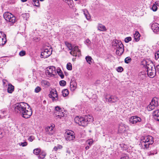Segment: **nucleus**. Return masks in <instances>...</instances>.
I'll list each match as a JSON object with an SVG mask.
<instances>
[{"label":"nucleus","instance_id":"1","mask_svg":"<svg viewBox=\"0 0 159 159\" xmlns=\"http://www.w3.org/2000/svg\"><path fill=\"white\" fill-rule=\"evenodd\" d=\"M15 111L25 119L30 118L32 114V111L29 105L24 102L16 103L15 105Z\"/></svg>","mask_w":159,"mask_h":159},{"label":"nucleus","instance_id":"2","mask_svg":"<svg viewBox=\"0 0 159 159\" xmlns=\"http://www.w3.org/2000/svg\"><path fill=\"white\" fill-rule=\"evenodd\" d=\"M93 117L89 115L83 116H76L75 118V121L79 125L84 126H86L89 122L93 120Z\"/></svg>","mask_w":159,"mask_h":159},{"label":"nucleus","instance_id":"3","mask_svg":"<svg viewBox=\"0 0 159 159\" xmlns=\"http://www.w3.org/2000/svg\"><path fill=\"white\" fill-rule=\"evenodd\" d=\"M153 142V137L151 136H148L144 137L140 143L142 147L144 149H147L149 148V145L152 144Z\"/></svg>","mask_w":159,"mask_h":159},{"label":"nucleus","instance_id":"4","mask_svg":"<svg viewBox=\"0 0 159 159\" xmlns=\"http://www.w3.org/2000/svg\"><path fill=\"white\" fill-rule=\"evenodd\" d=\"M3 16L6 20L9 22L11 25H13L16 21L15 17L10 13L5 12L4 13Z\"/></svg>","mask_w":159,"mask_h":159},{"label":"nucleus","instance_id":"5","mask_svg":"<svg viewBox=\"0 0 159 159\" xmlns=\"http://www.w3.org/2000/svg\"><path fill=\"white\" fill-rule=\"evenodd\" d=\"M116 45H114L115 47L116 48V54L118 55H121L124 52V46L121 42H119L118 43H115Z\"/></svg>","mask_w":159,"mask_h":159},{"label":"nucleus","instance_id":"6","mask_svg":"<svg viewBox=\"0 0 159 159\" xmlns=\"http://www.w3.org/2000/svg\"><path fill=\"white\" fill-rule=\"evenodd\" d=\"M65 139L67 141L73 140L75 139V133L71 130L66 131L65 133Z\"/></svg>","mask_w":159,"mask_h":159},{"label":"nucleus","instance_id":"7","mask_svg":"<svg viewBox=\"0 0 159 159\" xmlns=\"http://www.w3.org/2000/svg\"><path fill=\"white\" fill-rule=\"evenodd\" d=\"M56 73V68L55 67L50 66L47 68L46 74L48 76H54Z\"/></svg>","mask_w":159,"mask_h":159},{"label":"nucleus","instance_id":"8","mask_svg":"<svg viewBox=\"0 0 159 159\" xmlns=\"http://www.w3.org/2000/svg\"><path fill=\"white\" fill-rule=\"evenodd\" d=\"M141 63L144 66H146V68L147 69V70L152 69L153 68H156L153 63L149 61L144 60L141 62Z\"/></svg>","mask_w":159,"mask_h":159},{"label":"nucleus","instance_id":"9","mask_svg":"<svg viewBox=\"0 0 159 159\" xmlns=\"http://www.w3.org/2000/svg\"><path fill=\"white\" fill-rule=\"evenodd\" d=\"M52 53V50L50 49H45L41 53V57L44 58H47L51 55Z\"/></svg>","mask_w":159,"mask_h":159},{"label":"nucleus","instance_id":"10","mask_svg":"<svg viewBox=\"0 0 159 159\" xmlns=\"http://www.w3.org/2000/svg\"><path fill=\"white\" fill-rule=\"evenodd\" d=\"M105 99L106 101L109 103L115 102L119 100L118 97L114 95L107 96Z\"/></svg>","mask_w":159,"mask_h":159},{"label":"nucleus","instance_id":"11","mask_svg":"<svg viewBox=\"0 0 159 159\" xmlns=\"http://www.w3.org/2000/svg\"><path fill=\"white\" fill-rule=\"evenodd\" d=\"M6 37L5 34L2 31L0 32V46H2L6 43Z\"/></svg>","mask_w":159,"mask_h":159},{"label":"nucleus","instance_id":"12","mask_svg":"<svg viewBox=\"0 0 159 159\" xmlns=\"http://www.w3.org/2000/svg\"><path fill=\"white\" fill-rule=\"evenodd\" d=\"M50 98H51L53 101L58 100V94L56 90H53L50 92V93L49 95Z\"/></svg>","mask_w":159,"mask_h":159},{"label":"nucleus","instance_id":"13","mask_svg":"<svg viewBox=\"0 0 159 159\" xmlns=\"http://www.w3.org/2000/svg\"><path fill=\"white\" fill-rule=\"evenodd\" d=\"M129 120L130 123L132 124H134L140 122L141 121V119L140 117L135 116H131L129 119Z\"/></svg>","mask_w":159,"mask_h":159},{"label":"nucleus","instance_id":"14","mask_svg":"<svg viewBox=\"0 0 159 159\" xmlns=\"http://www.w3.org/2000/svg\"><path fill=\"white\" fill-rule=\"evenodd\" d=\"M77 52H78L79 54L80 53V52L78 46H75V47L73 46L72 49L70 53L73 56H76L77 54Z\"/></svg>","mask_w":159,"mask_h":159},{"label":"nucleus","instance_id":"15","mask_svg":"<svg viewBox=\"0 0 159 159\" xmlns=\"http://www.w3.org/2000/svg\"><path fill=\"white\" fill-rule=\"evenodd\" d=\"M148 75L151 77H153L156 75V68H153L152 69L147 70Z\"/></svg>","mask_w":159,"mask_h":159},{"label":"nucleus","instance_id":"16","mask_svg":"<svg viewBox=\"0 0 159 159\" xmlns=\"http://www.w3.org/2000/svg\"><path fill=\"white\" fill-rule=\"evenodd\" d=\"M126 125L123 123H121L120 124L118 132L120 133H125L126 132Z\"/></svg>","mask_w":159,"mask_h":159},{"label":"nucleus","instance_id":"17","mask_svg":"<svg viewBox=\"0 0 159 159\" xmlns=\"http://www.w3.org/2000/svg\"><path fill=\"white\" fill-rule=\"evenodd\" d=\"M151 29L153 32L157 33L159 31V24L157 23L152 24L151 26Z\"/></svg>","mask_w":159,"mask_h":159},{"label":"nucleus","instance_id":"18","mask_svg":"<svg viewBox=\"0 0 159 159\" xmlns=\"http://www.w3.org/2000/svg\"><path fill=\"white\" fill-rule=\"evenodd\" d=\"M152 116L155 120L159 121V110L154 111L152 113Z\"/></svg>","mask_w":159,"mask_h":159},{"label":"nucleus","instance_id":"19","mask_svg":"<svg viewBox=\"0 0 159 159\" xmlns=\"http://www.w3.org/2000/svg\"><path fill=\"white\" fill-rule=\"evenodd\" d=\"M70 89L72 91H74L76 88L77 84L75 81L71 80L70 84Z\"/></svg>","mask_w":159,"mask_h":159},{"label":"nucleus","instance_id":"20","mask_svg":"<svg viewBox=\"0 0 159 159\" xmlns=\"http://www.w3.org/2000/svg\"><path fill=\"white\" fill-rule=\"evenodd\" d=\"M14 87L11 84H9L8 85L7 91L9 93H11L14 90Z\"/></svg>","mask_w":159,"mask_h":159},{"label":"nucleus","instance_id":"21","mask_svg":"<svg viewBox=\"0 0 159 159\" xmlns=\"http://www.w3.org/2000/svg\"><path fill=\"white\" fill-rule=\"evenodd\" d=\"M97 28L98 30L102 31H105L107 30L105 26L101 24H98Z\"/></svg>","mask_w":159,"mask_h":159},{"label":"nucleus","instance_id":"22","mask_svg":"<svg viewBox=\"0 0 159 159\" xmlns=\"http://www.w3.org/2000/svg\"><path fill=\"white\" fill-rule=\"evenodd\" d=\"M82 11L87 19L88 20L90 19L91 17L88 11L86 9H83Z\"/></svg>","mask_w":159,"mask_h":159},{"label":"nucleus","instance_id":"23","mask_svg":"<svg viewBox=\"0 0 159 159\" xmlns=\"http://www.w3.org/2000/svg\"><path fill=\"white\" fill-rule=\"evenodd\" d=\"M140 36V35L139 32L137 31H136L135 33L134 34V37L136 41L137 42L139 40Z\"/></svg>","mask_w":159,"mask_h":159},{"label":"nucleus","instance_id":"24","mask_svg":"<svg viewBox=\"0 0 159 159\" xmlns=\"http://www.w3.org/2000/svg\"><path fill=\"white\" fill-rule=\"evenodd\" d=\"M53 127L52 126H48L47 129H46V131L48 134H52L53 133L51 132L53 130Z\"/></svg>","mask_w":159,"mask_h":159},{"label":"nucleus","instance_id":"25","mask_svg":"<svg viewBox=\"0 0 159 159\" xmlns=\"http://www.w3.org/2000/svg\"><path fill=\"white\" fill-rule=\"evenodd\" d=\"M62 110L61 108L58 106L55 107V109L54 110V113L56 115H57L58 112H61Z\"/></svg>","mask_w":159,"mask_h":159},{"label":"nucleus","instance_id":"26","mask_svg":"<svg viewBox=\"0 0 159 159\" xmlns=\"http://www.w3.org/2000/svg\"><path fill=\"white\" fill-rule=\"evenodd\" d=\"M46 152L44 151H41L40 152L39 156L38 157L39 158H41V159H43L46 155Z\"/></svg>","mask_w":159,"mask_h":159},{"label":"nucleus","instance_id":"27","mask_svg":"<svg viewBox=\"0 0 159 159\" xmlns=\"http://www.w3.org/2000/svg\"><path fill=\"white\" fill-rule=\"evenodd\" d=\"M61 112H59L58 113V114L57 115H56V117L57 116L58 118H61V117H63L66 116V114L64 112L62 111Z\"/></svg>","mask_w":159,"mask_h":159},{"label":"nucleus","instance_id":"28","mask_svg":"<svg viewBox=\"0 0 159 159\" xmlns=\"http://www.w3.org/2000/svg\"><path fill=\"white\" fill-rule=\"evenodd\" d=\"M62 93L63 97H66L69 94V91L67 89H65L62 91Z\"/></svg>","mask_w":159,"mask_h":159},{"label":"nucleus","instance_id":"29","mask_svg":"<svg viewBox=\"0 0 159 159\" xmlns=\"http://www.w3.org/2000/svg\"><path fill=\"white\" fill-rule=\"evenodd\" d=\"M151 104L150 103V104L148 106L147 108L148 111H151L153 110L155 107V106Z\"/></svg>","mask_w":159,"mask_h":159},{"label":"nucleus","instance_id":"30","mask_svg":"<svg viewBox=\"0 0 159 159\" xmlns=\"http://www.w3.org/2000/svg\"><path fill=\"white\" fill-rule=\"evenodd\" d=\"M57 72L61 79L64 78V75L63 74L62 71L60 69H57Z\"/></svg>","mask_w":159,"mask_h":159},{"label":"nucleus","instance_id":"31","mask_svg":"<svg viewBox=\"0 0 159 159\" xmlns=\"http://www.w3.org/2000/svg\"><path fill=\"white\" fill-rule=\"evenodd\" d=\"M86 61L89 64H91L92 62L93 59L92 57L89 56H86L85 57Z\"/></svg>","mask_w":159,"mask_h":159},{"label":"nucleus","instance_id":"32","mask_svg":"<svg viewBox=\"0 0 159 159\" xmlns=\"http://www.w3.org/2000/svg\"><path fill=\"white\" fill-rule=\"evenodd\" d=\"M33 1V4L34 6L37 7H39V0H32Z\"/></svg>","mask_w":159,"mask_h":159},{"label":"nucleus","instance_id":"33","mask_svg":"<svg viewBox=\"0 0 159 159\" xmlns=\"http://www.w3.org/2000/svg\"><path fill=\"white\" fill-rule=\"evenodd\" d=\"M150 103L151 104L152 103V104H153V105L155 106V107H157L158 105L157 101L155 100L154 98L152 99Z\"/></svg>","mask_w":159,"mask_h":159},{"label":"nucleus","instance_id":"34","mask_svg":"<svg viewBox=\"0 0 159 159\" xmlns=\"http://www.w3.org/2000/svg\"><path fill=\"white\" fill-rule=\"evenodd\" d=\"M65 44L67 46V47L68 48L69 50H71V49H72L73 46H72L71 44L70 43H69L68 42H66Z\"/></svg>","mask_w":159,"mask_h":159},{"label":"nucleus","instance_id":"35","mask_svg":"<svg viewBox=\"0 0 159 159\" xmlns=\"http://www.w3.org/2000/svg\"><path fill=\"white\" fill-rule=\"evenodd\" d=\"M40 152L41 150L39 148L35 149L33 151V153L36 155H38Z\"/></svg>","mask_w":159,"mask_h":159},{"label":"nucleus","instance_id":"36","mask_svg":"<svg viewBox=\"0 0 159 159\" xmlns=\"http://www.w3.org/2000/svg\"><path fill=\"white\" fill-rule=\"evenodd\" d=\"M93 142V140L91 139L87 140L86 142V143L89 145L90 146L92 144Z\"/></svg>","mask_w":159,"mask_h":159},{"label":"nucleus","instance_id":"37","mask_svg":"<svg viewBox=\"0 0 159 159\" xmlns=\"http://www.w3.org/2000/svg\"><path fill=\"white\" fill-rule=\"evenodd\" d=\"M131 61V59L129 57H126L125 60V62L126 63H129Z\"/></svg>","mask_w":159,"mask_h":159},{"label":"nucleus","instance_id":"38","mask_svg":"<svg viewBox=\"0 0 159 159\" xmlns=\"http://www.w3.org/2000/svg\"><path fill=\"white\" fill-rule=\"evenodd\" d=\"M155 3H156V2ZM156 4H153V5L152 6V11H156L157 10V5H158V3L157 4V3H156Z\"/></svg>","mask_w":159,"mask_h":159},{"label":"nucleus","instance_id":"39","mask_svg":"<svg viewBox=\"0 0 159 159\" xmlns=\"http://www.w3.org/2000/svg\"><path fill=\"white\" fill-rule=\"evenodd\" d=\"M65 1V2L69 5V6H71L73 3L72 0H63Z\"/></svg>","mask_w":159,"mask_h":159},{"label":"nucleus","instance_id":"40","mask_svg":"<svg viewBox=\"0 0 159 159\" xmlns=\"http://www.w3.org/2000/svg\"><path fill=\"white\" fill-rule=\"evenodd\" d=\"M66 68L69 70H71L72 69L71 64L70 63H67L66 66Z\"/></svg>","mask_w":159,"mask_h":159},{"label":"nucleus","instance_id":"41","mask_svg":"<svg viewBox=\"0 0 159 159\" xmlns=\"http://www.w3.org/2000/svg\"><path fill=\"white\" fill-rule=\"evenodd\" d=\"M60 85L62 86H65L66 84V82L65 81L62 80L59 82Z\"/></svg>","mask_w":159,"mask_h":159},{"label":"nucleus","instance_id":"42","mask_svg":"<svg viewBox=\"0 0 159 159\" xmlns=\"http://www.w3.org/2000/svg\"><path fill=\"white\" fill-rule=\"evenodd\" d=\"M157 153V152L156 151H155L154 152H148V154L149 156L151 155H153L155 154H156Z\"/></svg>","mask_w":159,"mask_h":159},{"label":"nucleus","instance_id":"43","mask_svg":"<svg viewBox=\"0 0 159 159\" xmlns=\"http://www.w3.org/2000/svg\"><path fill=\"white\" fill-rule=\"evenodd\" d=\"M132 39L130 37H128L126 38L125 39V42L126 43H127L129 42V41L131 40Z\"/></svg>","mask_w":159,"mask_h":159},{"label":"nucleus","instance_id":"44","mask_svg":"<svg viewBox=\"0 0 159 159\" xmlns=\"http://www.w3.org/2000/svg\"><path fill=\"white\" fill-rule=\"evenodd\" d=\"M41 90V88L39 86L37 87L35 89L34 92L35 93H38Z\"/></svg>","mask_w":159,"mask_h":159},{"label":"nucleus","instance_id":"45","mask_svg":"<svg viewBox=\"0 0 159 159\" xmlns=\"http://www.w3.org/2000/svg\"><path fill=\"white\" fill-rule=\"evenodd\" d=\"M155 59L157 60L159 58V50L158 51L155 53Z\"/></svg>","mask_w":159,"mask_h":159},{"label":"nucleus","instance_id":"46","mask_svg":"<svg viewBox=\"0 0 159 159\" xmlns=\"http://www.w3.org/2000/svg\"><path fill=\"white\" fill-rule=\"evenodd\" d=\"M42 83L45 85L48 86L49 85V83L47 80H43L42 81Z\"/></svg>","mask_w":159,"mask_h":159},{"label":"nucleus","instance_id":"47","mask_svg":"<svg viewBox=\"0 0 159 159\" xmlns=\"http://www.w3.org/2000/svg\"><path fill=\"white\" fill-rule=\"evenodd\" d=\"M26 52L25 51L22 50L19 53V55L20 56H23L25 55Z\"/></svg>","mask_w":159,"mask_h":159},{"label":"nucleus","instance_id":"48","mask_svg":"<svg viewBox=\"0 0 159 159\" xmlns=\"http://www.w3.org/2000/svg\"><path fill=\"white\" fill-rule=\"evenodd\" d=\"M123 70V68L121 66L118 67L117 68V71L118 72H121Z\"/></svg>","mask_w":159,"mask_h":159},{"label":"nucleus","instance_id":"49","mask_svg":"<svg viewBox=\"0 0 159 159\" xmlns=\"http://www.w3.org/2000/svg\"><path fill=\"white\" fill-rule=\"evenodd\" d=\"M27 144V143L26 142H25L23 143H20V145L22 146L23 147L26 146Z\"/></svg>","mask_w":159,"mask_h":159},{"label":"nucleus","instance_id":"50","mask_svg":"<svg viewBox=\"0 0 159 159\" xmlns=\"http://www.w3.org/2000/svg\"><path fill=\"white\" fill-rule=\"evenodd\" d=\"M34 139V137L33 136H30L28 139V140L32 142Z\"/></svg>","mask_w":159,"mask_h":159},{"label":"nucleus","instance_id":"51","mask_svg":"<svg viewBox=\"0 0 159 159\" xmlns=\"http://www.w3.org/2000/svg\"><path fill=\"white\" fill-rule=\"evenodd\" d=\"M85 42L87 44V45H90L91 43L89 39H86Z\"/></svg>","mask_w":159,"mask_h":159},{"label":"nucleus","instance_id":"52","mask_svg":"<svg viewBox=\"0 0 159 159\" xmlns=\"http://www.w3.org/2000/svg\"><path fill=\"white\" fill-rule=\"evenodd\" d=\"M120 159H129L128 157L126 156L121 157Z\"/></svg>","mask_w":159,"mask_h":159},{"label":"nucleus","instance_id":"53","mask_svg":"<svg viewBox=\"0 0 159 159\" xmlns=\"http://www.w3.org/2000/svg\"><path fill=\"white\" fill-rule=\"evenodd\" d=\"M66 152L68 154H70V151L69 150V148H67L66 149Z\"/></svg>","mask_w":159,"mask_h":159},{"label":"nucleus","instance_id":"54","mask_svg":"<svg viewBox=\"0 0 159 159\" xmlns=\"http://www.w3.org/2000/svg\"><path fill=\"white\" fill-rule=\"evenodd\" d=\"M156 69H157V71L159 72V65L157 66Z\"/></svg>","mask_w":159,"mask_h":159},{"label":"nucleus","instance_id":"55","mask_svg":"<svg viewBox=\"0 0 159 159\" xmlns=\"http://www.w3.org/2000/svg\"><path fill=\"white\" fill-rule=\"evenodd\" d=\"M57 149H58V147H55L54 148V150L55 151H57Z\"/></svg>","mask_w":159,"mask_h":159},{"label":"nucleus","instance_id":"56","mask_svg":"<svg viewBox=\"0 0 159 159\" xmlns=\"http://www.w3.org/2000/svg\"><path fill=\"white\" fill-rule=\"evenodd\" d=\"M6 80H5L3 79L2 80V82H3V84L4 85L5 84H6Z\"/></svg>","mask_w":159,"mask_h":159},{"label":"nucleus","instance_id":"57","mask_svg":"<svg viewBox=\"0 0 159 159\" xmlns=\"http://www.w3.org/2000/svg\"><path fill=\"white\" fill-rule=\"evenodd\" d=\"M90 148V146H86V147H85V149L86 150H88V149Z\"/></svg>","mask_w":159,"mask_h":159},{"label":"nucleus","instance_id":"58","mask_svg":"<svg viewBox=\"0 0 159 159\" xmlns=\"http://www.w3.org/2000/svg\"><path fill=\"white\" fill-rule=\"evenodd\" d=\"M2 133L1 131V129H0V137H2Z\"/></svg>","mask_w":159,"mask_h":159},{"label":"nucleus","instance_id":"59","mask_svg":"<svg viewBox=\"0 0 159 159\" xmlns=\"http://www.w3.org/2000/svg\"><path fill=\"white\" fill-rule=\"evenodd\" d=\"M62 148V146L61 145H59V146H58V148L60 149V148Z\"/></svg>","mask_w":159,"mask_h":159},{"label":"nucleus","instance_id":"60","mask_svg":"<svg viewBox=\"0 0 159 159\" xmlns=\"http://www.w3.org/2000/svg\"><path fill=\"white\" fill-rule=\"evenodd\" d=\"M143 75V77H141L142 79H143L145 77V76L144 75L142 74Z\"/></svg>","mask_w":159,"mask_h":159},{"label":"nucleus","instance_id":"61","mask_svg":"<svg viewBox=\"0 0 159 159\" xmlns=\"http://www.w3.org/2000/svg\"><path fill=\"white\" fill-rule=\"evenodd\" d=\"M22 2H26L27 0H21Z\"/></svg>","mask_w":159,"mask_h":159},{"label":"nucleus","instance_id":"62","mask_svg":"<svg viewBox=\"0 0 159 159\" xmlns=\"http://www.w3.org/2000/svg\"><path fill=\"white\" fill-rule=\"evenodd\" d=\"M24 17V18H27L28 17V16H27V17L26 16V17H25V16H23Z\"/></svg>","mask_w":159,"mask_h":159},{"label":"nucleus","instance_id":"63","mask_svg":"<svg viewBox=\"0 0 159 159\" xmlns=\"http://www.w3.org/2000/svg\"><path fill=\"white\" fill-rule=\"evenodd\" d=\"M40 1H43L44 0H39Z\"/></svg>","mask_w":159,"mask_h":159},{"label":"nucleus","instance_id":"64","mask_svg":"<svg viewBox=\"0 0 159 159\" xmlns=\"http://www.w3.org/2000/svg\"><path fill=\"white\" fill-rule=\"evenodd\" d=\"M142 74V73L140 74V76H141V75Z\"/></svg>","mask_w":159,"mask_h":159}]
</instances>
